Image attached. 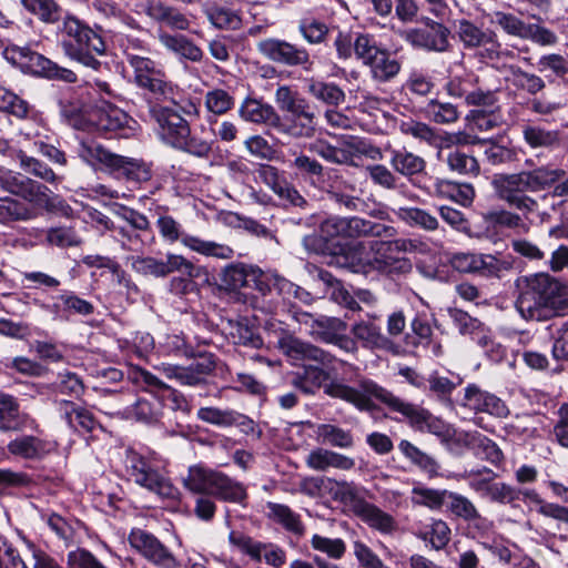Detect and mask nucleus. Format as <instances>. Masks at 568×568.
<instances>
[{"mask_svg": "<svg viewBox=\"0 0 568 568\" xmlns=\"http://www.w3.org/2000/svg\"><path fill=\"white\" fill-rule=\"evenodd\" d=\"M324 392L333 398L354 405L359 410L374 409L373 398H375L386 405L389 410L400 414L413 428L420 432L427 430L443 439L450 437V428L444 420L435 417L427 409L394 395L369 378L359 379L356 386L334 381L325 385Z\"/></svg>", "mask_w": 568, "mask_h": 568, "instance_id": "1", "label": "nucleus"}, {"mask_svg": "<svg viewBox=\"0 0 568 568\" xmlns=\"http://www.w3.org/2000/svg\"><path fill=\"white\" fill-rule=\"evenodd\" d=\"M515 286V306L523 318L545 322L568 314V285L549 273L520 276Z\"/></svg>", "mask_w": 568, "mask_h": 568, "instance_id": "2", "label": "nucleus"}, {"mask_svg": "<svg viewBox=\"0 0 568 568\" xmlns=\"http://www.w3.org/2000/svg\"><path fill=\"white\" fill-rule=\"evenodd\" d=\"M0 187L17 196L0 197V223L11 224L37 219L41 211L54 209L51 190L20 172L0 166Z\"/></svg>", "mask_w": 568, "mask_h": 568, "instance_id": "3", "label": "nucleus"}, {"mask_svg": "<svg viewBox=\"0 0 568 568\" xmlns=\"http://www.w3.org/2000/svg\"><path fill=\"white\" fill-rule=\"evenodd\" d=\"M564 176H566V172L562 169L539 166L530 171L497 174L494 176L491 185L499 200L524 215H528L536 212L538 202L527 193L547 190Z\"/></svg>", "mask_w": 568, "mask_h": 568, "instance_id": "4", "label": "nucleus"}, {"mask_svg": "<svg viewBox=\"0 0 568 568\" xmlns=\"http://www.w3.org/2000/svg\"><path fill=\"white\" fill-rule=\"evenodd\" d=\"M199 115V109L191 104L190 109L181 106H161L151 109V116L156 123V134L166 145L189 153L193 156L205 159L212 152V141H207L192 133L190 122L182 115Z\"/></svg>", "mask_w": 568, "mask_h": 568, "instance_id": "5", "label": "nucleus"}, {"mask_svg": "<svg viewBox=\"0 0 568 568\" xmlns=\"http://www.w3.org/2000/svg\"><path fill=\"white\" fill-rule=\"evenodd\" d=\"M275 103L287 116L278 114L275 129L295 140L313 139L317 133V116L310 102L290 85H280L274 95Z\"/></svg>", "mask_w": 568, "mask_h": 568, "instance_id": "6", "label": "nucleus"}, {"mask_svg": "<svg viewBox=\"0 0 568 568\" xmlns=\"http://www.w3.org/2000/svg\"><path fill=\"white\" fill-rule=\"evenodd\" d=\"M60 37L61 47L68 58L93 70L101 67L93 53L103 54L105 42L87 23L74 16H67L60 27Z\"/></svg>", "mask_w": 568, "mask_h": 568, "instance_id": "7", "label": "nucleus"}, {"mask_svg": "<svg viewBox=\"0 0 568 568\" xmlns=\"http://www.w3.org/2000/svg\"><path fill=\"white\" fill-rule=\"evenodd\" d=\"M78 154L91 166L103 165L123 174L128 180L142 182L150 179V170L145 163L112 153L94 141H80Z\"/></svg>", "mask_w": 568, "mask_h": 568, "instance_id": "8", "label": "nucleus"}, {"mask_svg": "<svg viewBox=\"0 0 568 568\" xmlns=\"http://www.w3.org/2000/svg\"><path fill=\"white\" fill-rule=\"evenodd\" d=\"M125 470L128 476L139 486L159 495L162 498L174 499L178 489L162 475L152 463L141 454L128 449L125 452Z\"/></svg>", "mask_w": 568, "mask_h": 568, "instance_id": "9", "label": "nucleus"}, {"mask_svg": "<svg viewBox=\"0 0 568 568\" xmlns=\"http://www.w3.org/2000/svg\"><path fill=\"white\" fill-rule=\"evenodd\" d=\"M416 247L415 242L408 239L369 242V251L373 254V272L389 275L409 273L413 270L410 260L399 256V254L413 252Z\"/></svg>", "mask_w": 568, "mask_h": 568, "instance_id": "10", "label": "nucleus"}, {"mask_svg": "<svg viewBox=\"0 0 568 568\" xmlns=\"http://www.w3.org/2000/svg\"><path fill=\"white\" fill-rule=\"evenodd\" d=\"M126 263L131 268L143 276L166 277L171 273L178 272L190 277L200 275L196 267L190 260L180 254L168 253L165 258H156L153 256L130 255Z\"/></svg>", "mask_w": 568, "mask_h": 568, "instance_id": "11", "label": "nucleus"}, {"mask_svg": "<svg viewBox=\"0 0 568 568\" xmlns=\"http://www.w3.org/2000/svg\"><path fill=\"white\" fill-rule=\"evenodd\" d=\"M257 51L265 59L286 67H301L305 72H313L315 63L308 50L278 38L263 39L256 44Z\"/></svg>", "mask_w": 568, "mask_h": 568, "instance_id": "12", "label": "nucleus"}, {"mask_svg": "<svg viewBox=\"0 0 568 568\" xmlns=\"http://www.w3.org/2000/svg\"><path fill=\"white\" fill-rule=\"evenodd\" d=\"M400 37L413 48L428 52L444 53L450 48V30L428 17L422 19L420 27L402 31Z\"/></svg>", "mask_w": 568, "mask_h": 568, "instance_id": "13", "label": "nucleus"}, {"mask_svg": "<svg viewBox=\"0 0 568 568\" xmlns=\"http://www.w3.org/2000/svg\"><path fill=\"white\" fill-rule=\"evenodd\" d=\"M216 367L212 353H200L186 365L162 364L158 369L169 379L176 381L182 386L203 387Z\"/></svg>", "mask_w": 568, "mask_h": 568, "instance_id": "14", "label": "nucleus"}, {"mask_svg": "<svg viewBox=\"0 0 568 568\" xmlns=\"http://www.w3.org/2000/svg\"><path fill=\"white\" fill-rule=\"evenodd\" d=\"M346 498L344 505L368 527L385 535H390L397 529L395 518L376 505L368 503L355 484L351 493L346 494Z\"/></svg>", "mask_w": 568, "mask_h": 568, "instance_id": "15", "label": "nucleus"}, {"mask_svg": "<svg viewBox=\"0 0 568 568\" xmlns=\"http://www.w3.org/2000/svg\"><path fill=\"white\" fill-rule=\"evenodd\" d=\"M456 33L465 49H480L479 55L483 59L495 60L499 58L501 44L494 31L483 30L474 22L462 19L458 21Z\"/></svg>", "mask_w": 568, "mask_h": 568, "instance_id": "16", "label": "nucleus"}, {"mask_svg": "<svg viewBox=\"0 0 568 568\" xmlns=\"http://www.w3.org/2000/svg\"><path fill=\"white\" fill-rule=\"evenodd\" d=\"M276 346L293 361H312L325 367H331L336 361L331 353L288 333L278 337Z\"/></svg>", "mask_w": 568, "mask_h": 568, "instance_id": "17", "label": "nucleus"}, {"mask_svg": "<svg viewBox=\"0 0 568 568\" xmlns=\"http://www.w3.org/2000/svg\"><path fill=\"white\" fill-rule=\"evenodd\" d=\"M130 545L144 558L162 568H176L173 554L152 534L143 529H133L129 535Z\"/></svg>", "mask_w": 568, "mask_h": 568, "instance_id": "18", "label": "nucleus"}, {"mask_svg": "<svg viewBox=\"0 0 568 568\" xmlns=\"http://www.w3.org/2000/svg\"><path fill=\"white\" fill-rule=\"evenodd\" d=\"M353 486V481L336 480L329 477H305L300 483V491L312 498L320 497L323 491H327L335 500L344 505L347 499L346 494L351 493Z\"/></svg>", "mask_w": 568, "mask_h": 568, "instance_id": "19", "label": "nucleus"}, {"mask_svg": "<svg viewBox=\"0 0 568 568\" xmlns=\"http://www.w3.org/2000/svg\"><path fill=\"white\" fill-rule=\"evenodd\" d=\"M196 416L200 420L219 427L237 426L246 434L254 432L253 420L233 409L201 407Z\"/></svg>", "mask_w": 568, "mask_h": 568, "instance_id": "20", "label": "nucleus"}, {"mask_svg": "<svg viewBox=\"0 0 568 568\" xmlns=\"http://www.w3.org/2000/svg\"><path fill=\"white\" fill-rule=\"evenodd\" d=\"M57 406L61 418L75 432L91 433L100 426L88 408L77 405L73 400L61 399L57 402Z\"/></svg>", "mask_w": 568, "mask_h": 568, "instance_id": "21", "label": "nucleus"}, {"mask_svg": "<svg viewBox=\"0 0 568 568\" xmlns=\"http://www.w3.org/2000/svg\"><path fill=\"white\" fill-rule=\"evenodd\" d=\"M6 57L23 72L43 77L50 59L28 47L12 45L6 49Z\"/></svg>", "mask_w": 568, "mask_h": 568, "instance_id": "22", "label": "nucleus"}, {"mask_svg": "<svg viewBox=\"0 0 568 568\" xmlns=\"http://www.w3.org/2000/svg\"><path fill=\"white\" fill-rule=\"evenodd\" d=\"M144 11L152 20L171 29L185 31L190 28V20L180 9L168 6L160 0H149L145 3Z\"/></svg>", "mask_w": 568, "mask_h": 568, "instance_id": "23", "label": "nucleus"}, {"mask_svg": "<svg viewBox=\"0 0 568 568\" xmlns=\"http://www.w3.org/2000/svg\"><path fill=\"white\" fill-rule=\"evenodd\" d=\"M239 115L246 122L265 124L275 129L278 112L268 103H263L254 98H246L239 108Z\"/></svg>", "mask_w": 568, "mask_h": 568, "instance_id": "24", "label": "nucleus"}, {"mask_svg": "<svg viewBox=\"0 0 568 568\" xmlns=\"http://www.w3.org/2000/svg\"><path fill=\"white\" fill-rule=\"evenodd\" d=\"M305 83L307 93L328 108H338L346 100V93L335 82H326L322 79L311 77L305 79Z\"/></svg>", "mask_w": 568, "mask_h": 568, "instance_id": "25", "label": "nucleus"}, {"mask_svg": "<svg viewBox=\"0 0 568 568\" xmlns=\"http://www.w3.org/2000/svg\"><path fill=\"white\" fill-rule=\"evenodd\" d=\"M251 278L254 281L255 290L263 296L270 294L272 288H275L281 295H290L292 292L297 294L301 291L300 286H296L281 275L263 272L260 268L251 267Z\"/></svg>", "mask_w": 568, "mask_h": 568, "instance_id": "26", "label": "nucleus"}, {"mask_svg": "<svg viewBox=\"0 0 568 568\" xmlns=\"http://www.w3.org/2000/svg\"><path fill=\"white\" fill-rule=\"evenodd\" d=\"M306 465L317 471H325L331 467L349 470L355 466V462L353 458L339 453L324 448H316L308 454Z\"/></svg>", "mask_w": 568, "mask_h": 568, "instance_id": "27", "label": "nucleus"}, {"mask_svg": "<svg viewBox=\"0 0 568 568\" xmlns=\"http://www.w3.org/2000/svg\"><path fill=\"white\" fill-rule=\"evenodd\" d=\"M394 213L398 220L410 227L420 229L428 233L443 230L436 215L425 209L417 206H399L394 210Z\"/></svg>", "mask_w": 568, "mask_h": 568, "instance_id": "28", "label": "nucleus"}, {"mask_svg": "<svg viewBox=\"0 0 568 568\" xmlns=\"http://www.w3.org/2000/svg\"><path fill=\"white\" fill-rule=\"evenodd\" d=\"M27 415L19 409L17 399L0 392V432H20L26 427Z\"/></svg>", "mask_w": 568, "mask_h": 568, "instance_id": "29", "label": "nucleus"}, {"mask_svg": "<svg viewBox=\"0 0 568 568\" xmlns=\"http://www.w3.org/2000/svg\"><path fill=\"white\" fill-rule=\"evenodd\" d=\"M389 153V165L396 173L405 178L410 179L426 169V161L406 149H392Z\"/></svg>", "mask_w": 568, "mask_h": 568, "instance_id": "30", "label": "nucleus"}, {"mask_svg": "<svg viewBox=\"0 0 568 568\" xmlns=\"http://www.w3.org/2000/svg\"><path fill=\"white\" fill-rule=\"evenodd\" d=\"M371 253L369 245L367 246L364 242L353 243L344 250L342 265L354 273L367 275L373 272V254L371 255Z\"/></svg>", "mask_w": 568, "mask_h": 568, "instance_id": "31", "label": "nucleus"}, {"mask_svg": "<svg viewBox=\"0 0 568 568\" xmlns=\"http://www.w3.org/2000/svg\"><path fill=\"white\" fill-rule=\"evenodd\" d=\"M395 229L382 223L373 222L371 220L361 219L357 216L346 217V237H382L393 236Z\"/></svg>", "mask_w": 568, "mask_h": 568, "instance_id": "32", "label": "nucleus"}, {"mask_svg": "<svg viewBox=\"0 0 568 568\" xmlns=\"http://www.w3.org/2000/svg\"><path fill=\"white\" fill-rule=\"evenodd\" d=\"M159 40L165 49L186 60L200 62L203 58L202 49L185 36L162 32L159 34Z\"/></svg>", "mask_w": 568, "mask_h": 568, "instance_id": "33", "label": "nucleus"}, {"mask_svg": "<svg viewBox=\"0 0 568 568\" xmlns=\"http://www.w3.org/2000/svg\"><path fill=\"white\" fill-rule=\"evenodd\" d=\"M183 245L205 257H214L217 260H232L235 255L233 247L225 243L204 240L199 236L184 237Z\"/></svg>", "mask_w": 568, "mask_h": 568, "instance_id": "34", "label": "nucleus"}, {"mask_svg": "<svg viewBox=\"0 0 568 568\" xmlns=\"http://www.w3.org/2000/svg\"><path fill=\"white\" fill-rule=\"evenodd\" d=\"M366 67L369 68L372 78L381 83L388 82L394 79L402 68L400 62L383 48L375 57H373Z\"/></svg>", "mask_w": 568, "mask_h": 568, "instance_id": "35", "label": "nucleus"}, {"mask_svg": "<svg viewBox=\"0 0 568 568\" xmlns=\"http://www.w3.org/2000/svg\"><path fill=\"white\" fill-rule=\"evenodd\" d=\"M351 332L357 341L362 342L363 347L371 349H390L393 346L392 341L373 323H356L352 326Z\"/></svg>", "mask_w": 568, "mask_h": 568, "instance_id": "36", "label": "nucleus"}, {"mask_svg": "<svg viewBox=\"0 0 568 568\" xmlns=\"http://www.w3.org/2000/svg\"><path fill=\"white\" fill-rule=\"evenodd\" d=\"M211 495L224 501L236 504H243L247 498L245 486L221 471H217L215 476Z\"/></svg>", "mask_w": 568, "mask_h": 568, "instance_id": "37", "label": "nucleus"}, {"mask_svg": "<svg viewBox=\"0 0 568 568\" xmlns=\"http://www.w3.org/2000/svg\"><path fill=\"white\" fill-rule=\"evenodd\" d=\"M343 150L349 161V162H347L346 165H349V166L357 168L358 163L356 162V159H358L361 156H366L373 161L383 160L382 150L365 139L351 138V139L344 141Z\"/></svg>", "mask_w": 568, "mask_h": 568, "instance_id": "38", "label": "nucleus"}, {"mask_svg": "<svg viewBox=\"0 0 568 568\" xmlns=\"http://www.w3.org/2000/svg\"><path fill=\"white\" fill-rule=\"evenodd\" d=\"M11 455L24 459H39L48 453L47 444L36 436H21L8 444Z\"/></svg>", "mask_w": 568, "mask_h": 568, "instance_id": "39", "label": "nucleus"}, {"mask_svg": "<svg viewBox=\"0 0 568 568\" xmlns=\"http://www.w3.org/2000/svg\"><path fill=\"white\" fill-rule=\"evenodd\" d=\"M443 161L452 172L462 175L477 176L480 173L477 159L459 149H449Z\"/></svg>", "mask_w": 568, "mask_h": 568, "instance_id": "40", "label": "nucleus"}, {"mask_svg": "<svg viewBox=\"0 0 568 568\" xmlns=\"http://www.w3.org/2000/svg\"><path fill=\"white\" fill-rule=\"evenodd\" d=\"M524 141L532 149H550L559 144L557 130H547L540 125L526 124L523 126Z\"/></svg>", "mask_w": 568, "mask_h": 568, "instance_id": "41", "label": "nucleus"}, {"mask_svg": "<svg viewBox=\"0 0 568 568\" xmlns=\"http://www.w3.org/2000/svg\"><path fill=\"white\" fill-rule=\"evenodd\" d=\"M230 335L234 344L251 348H260L263 345V338L258 331L252 326L247 318L230 321Z\"/></svg>", "mask_w": 568, "mask_h": 568, "instance_id": "42", "label": "nucleus"}, {"mask_svg": "<svg viewBox=\"0 0 568 568\" xmlns=\"http://www.w3.org/2000/svg\"><path fill=\"white\" fill-rule=\"evenodd\" d=\"M217 471L200 466L190 467L183 485L194 494H211Z\"/></svg>", "mask_w": 568, "mask_h": 568, "instance_id": "43", "label": "nucleus"}, {"mask_svg": "<svg viewBox=\"0 0 568 568\" xmlns=\"http://www.w3.org/2000/svg\"><path fill=\"white\" fill-rule=\"evenodd\" d=\"M313 329L310 335L315 339L331 344L339 331H346L347 324L337 317L320 315L316 322H313Z\"/></svg>", "mask_w": 568, "mask_h": 568, "instance_id": "44", "label": "nucleus"}, {"mask_svg": "<svg viewBox=\"0 0 568 568\" xmlns=\"http://www.w3.org/2000/svg\"><path fill=\"white\" fill-rule=\"evenodd\" d=\"M95 116L94 125L102 133H116L124 130L130 120L125 112L112 106L108 110L99 111Z\"/></svg>", "mask_w": 568, "mask_h": 568, "instance_id": "45", "label": "nucleus"}, {"mask_svg": "<svg viewBox=\"0 0 568 568\" xmlns=\"http://www.w3.org/2000/svg\"><path fill=\"white\" fill-rule=\"evenodd\" d=\"M204 105L211 114L207 122L212 125L216 123L213 116L223 115L233 109L234 98L223 89H214L205 93Z\"/></svg>", "mask_w": 568, "mask_h": 568, "instance_id": "46", "label": "nucleus"}, {"mask_svg": "<svg viewBox=\"0 0 568 568\" xmlns=\"http://www.w3.org/2000/svg\"><path fill=\"white\" fill-rule=\"evenodd\" d=\"M82 237L72 226H53L45 231L44 243L59 248L78 247L82 244Z\"/></svg>", "mask_w": 568, "mask_h": 568, "instance_id": "47", "label": "nucleus"}, {"mask_svg": "<svg viewBox=\"0 0 568 568\" xmlns=\"http://www.w3.org/2000/svg\"><path fill=\"white\" fill-rule=\"evenodd\" d=\"M425 116L437 124H450L458 120L459 112L455 104L433 99L423 108Z\"/></svg>", "mask_w": 568, "mask_h": 568, "instance_id": "48", "label": "nucleus"}, {"mask_svg": "<svg viewBox=\"0 0 568 568\" xmlns=\"http://www.w3.org/2000/svg\"><path fill=\"white\" fill-rule=\"evenodd\" d=\"M205 16L212 26L219 30H239L242 27L240 14L229 8L213 6L205 10Z\"/></svg>", "mask_w": 568, "mask_h": 568, "instance_id": "49", "label": "nucleus"}, {"mask_svg": "<svg viewBox=\"0 0 568 568\" xmlns=\"http://www.w3.org/2000/svg\"><path fill=\"white\" fill-rule=\"evenodd\" d=\"M328 375L318 366H306L302 374H297L292 384L305 394H315L327 379Z\"/></svg>", "mask_w": 568, "mask_h": 568, "instance_id": "50", "label": "nucleus"}, {"mask_svg": "<svg viewBox=\"0 0 568 568\" xmlns=\"http://www.w3.org/2000/svg\"><path fill=\"white\" fill-rule=\"evenodd\" d=\"M251 267L243 263L226 265L220 273L222 286L227 291H236L245 286L251 277Z\"/></svg>", "mask_w": 568, "mask_h": 568, "instance_id": "51", "label": "nucleus"}, {"mask_svg": "<svg viewBox=\"0 0 568 568\" xmlns=\"http://www.w3.org/2000/svg\"><path fill=\"white\" fill-rule=\"evenodd\" d=\"M398 448L406 458H408L413 464L418 466L423 471H425L429 476H434L437 474V462L432 456L422 452L410 442L403 439L399 443Z\"/></svg>", "mask_w": 568, "mask_h": 568, "instance_id": "52", "label": "nucleus"}, {"mask_svg": "<svg viewBox=\"0 0 568 568\" xmlns=\"http://www.w3.org/2000/svg\"><path fill=\"white\" fill-rule=\"evenodd\" d=\"M323 443L339 448H351L354 445L353 435L349 430H344L332 424H321L315 430Z\"/></svg>", "mask_w": 568, "mask_h": 568, "instance_id": "53", "label": "nucleus"}, {"mask_svg": "<svg viewBox=\"0 0 568 568\" xmlns=\"http://www.w3.org/2000/svg\"><path fill=\"white\" fill-rule=\"evenodd\" d=\"M399 129L403 134L410 135L429 146H436L440 143V136L437 131L424 122L415 120L403 121Z\"/></svg>", "mask_w": 568, "mask_h": 568, "instance_id": "54", "label": "nucleus"}, {"mask_svg": "<svg viewBox=\"0 0 568 568\" xmlns=\"http://www.w3.org/2000/svg\"><path fill=\"white\" fill-rule=\"evenodd\" d=\"M437 190L440 194L446 195L463 206H469L475 197V189L469 183L440 181L437 184Z\"/></svg>", "mask_w": 568, "mask_h": 568, "instance_id": "55", "label": "nucleus"}, {"mask_svg": "<svg viewBox=\"0 0 568 568\" xmlns=\"http://www.w3.org/2000/svg\"><path fill=\"white\" fill-rule=\"evenodd\" d=\"M417 537L428 541L434 549L440 550L450 540V528L444 520H434L428 527L417 532Z\"/></svg>", "mask_w": 568, "mask_h": 568, "instance_id": "56", "label": "nucleus"}, {"mask_svg": "<svg viewBox=\"0 0 568 568\" xmlns=\"http://www.w3.org/2000/svg\"><path fill=\"white\" fill-rule=\"evenodd\" d=\"M446 505L455 516L460 517L466 521H476L480 519V514L473 501L460 494L448 491Z\"/></svg>", "mask_w": 568, "mask_h": 568, "instance_id": "57", "label": "nucleus"}, {"mask_svg": "<svg viewBox=\"0 0 568 568\" xmlns=\"http://www.w3.org/2000/svg\"><path fill=\"white\" fill-rule=\"evenodd\" d=\"M292 168L296 171L297 175L311 181L312 184H315L324 178L325 169L322 163L304 153H300L293 160Z\"/></svg>", "mask_w": 568, "mask_h": 568, "instance_id": "58", "label": "nucleus"}, {"mask_svg": "<svg viewBox=\"0 0 568 568\" xmlns=\"http://www.w3.org/2000/svg\"><path fill=\"white\" fill-rule=\"evenodd\" d=\"M497 475L487 467L466 470L463 478L468 481L469 487L483 498H487Z\"/></svg>", "mask_w": 568, "mask_h": 568, "instance_id": "59", "label": "nucleus"}, {"mask_svg": "<svg viewBox=\"0 0 568 568\" xmlns=\"http://www.w3.org/2000/svg\"><path fill=\"white\" fill-rule=\"evenodd\" d=\"M18 160L20 166L30 174L36 175L37 178L44 180L48 183H59L62 178L58 176L54 171L44 162L27 155L24 152L20 151L18 154Z\"/></svg>", "mask_w": 568, "mask_h": 568, "instance_id": "60", "label": "nucleus"}, {"mask_svg": "<svg viewBox=\"0 0 568 568\" xmlns=\"http://www.w3.org/2000/svg\"><path fill=\"white\" fill-rule=\"evenodd\" d=\"M447 494V490L415 486L412 489V503L430 509H438L446 504Z\"/></svg>", "mask_w": 568, "mask_h": 568, "instance_id": "61", "label": "nucleus"}, {"mask_svg": "<svg viewBox=\"0 0 568 568\" xmlns=\"http://www.w3.org/2000/svg\"><path fill=\"white\" fill-rule=\"evenodd\" d=\"M267 508L270 509V515L281 525H283L287 530L302 534L304 530L303 524L300 519V516L295 514L288 506L268 503Z\"/></svg>", "mask_w": 568, "mask_h": 568, "instance_id": "62", "label": "nucleus"}, {"mask_svg": "<svg viewBox=\"0 0 568 568\" xmlns=\"http://www.w3.org/2000/svg\"><path fill=\"white\" fill-rule=\"evenodd\" d=\"M55 389L61 395L73 399H80L85 392V386L78 374L64 371L58 374Z\"/></svg>", "mask_w": 568, "mask_h": 568, "instance_id": "63", "label": "nucleus"}, {"mask_svg": "<svg viewBox=\"0 0 568 568\" xmlns=\"http://www.w3.org/2000/svg\"><path fill=\"white\" fill-rule=\"evenodd\" d=\"M229 540L233 546L237 547L241 551L257 562L262 560L264 550L268 549L267 544L256 541L250 536L239 531H231Z\"/></svg>", "mask_w": 568, "mask_h": 568, "instance_id": "64", "label": "nucleus"}]
</instances>
